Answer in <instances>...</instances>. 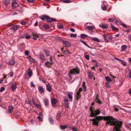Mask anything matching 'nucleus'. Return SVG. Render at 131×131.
<instances>
[{
    "mask_svg": "<svg viewBox=\"0 0 131 131\" xmlns=\"http://www.w3.org/2000/svg\"><path fill=\"white\" fill-rule=\"evenodd\" d=\"M47 84H46V89L49 92H50L51 90V86H50V83L47 82Z\"/></svg>",
    "mask_w": 131,
    "mask_h": 131,
    "instance_id": "obj_13",
    "label": "nucleus"
},
{
    "mask_svg": "<svg viewBox=\"0 0 131 131\" xmlns=\"http://www.w3.org/2000/svg\"><path fill=\"white\" fill-rule=\"evenodd\" d=\"M106 6L104 5V6H102V9L103 10H106Z\"/></svg>",
    "mask_w": 131,
    "mask_h": 131,
    "instance_id": "obj_45",
    "label": "nucleus"
},
{
    "mask_svg": "<svg viewBox=\"0 0 131 131\" xmlns=\"http://www.w3.org/2000/svg\"><path fill=\"white\" fill-rule=\"evenodd\" d=\"M28 75L29 76H30L32 75V71L30 69H29V70L27 72Z\"/></svg>",
    "mask_w": 131,
    "mask_h": 131,
    "instance_id": "obj_31",
    "label": "nucleus"
},
{
    "mask_svg": "<svg viewBox=\"0 0 131 131\" xmlns=\"http://www.w3.org/2000/svg\"><path fill=\"white\" fill-rule=\"evenodd\" d=\"M60 127L61 129H63L67 128L68 127V126L67 125H66L65 126L61 125L60 126Z\"/></svg>",
    "mask_w": 131,
    "mask_h": 131,
    "instance_id": "obj_39",
    "label": "nucleus"
},
{
    "mask_svg": "<svg viewBox=\"0 0 131 131\" xmlns=\"http://www.w3.org/2000/svg\"><path fill=\"white\" fill-rule=\"evenodd\" d=\"M103 36L104 38V39L107 42H109L108 40V35H103Z\"/></svg>",
    "mask_w": 131,
    "mask_h": 131,
    "instance_id": "obj_18",
    "label": "nucleus"
},
{
    "mask_svg": "<svg viewBox=\"0 0 131 131\" xmlns=\"http://www.w3.org/2000/svg\"><path fill=\"white\" fill-rule=\"evenodd\" d=\"M31 38V36L29 35H26L25 36V38L27 39H29Z\"/></svg>",
    "mask_w": 131,
    "mask_h": 131,
    "instance_id": "obj_59",
    "label": "nucleus"
},
{
    "mask_svg": "<svg viewBox=\"0 0 131 131\" xmlns=\"http://www.w3.org/2000/svg\"><path fill=\"white\" fill-rule=\"evenodd\" d=\"M119 124L117 126H116L114 128L113 130H116V131H121L119 130V129L121 128L122 125V122L120 121L119 122Z\"/></svg>",
    "mask_w": 131,
    "mask_h": 131,
    "instance_id": "obj_5",
    "label": "nucleus"
},
{
    "mask_svg": "<svg viewBox=\"0 0 131 131\" xmlns=\"http://www.w3.org/2000/svg\"><path fill=\"white\" fill-rule=\"evenodd\" d=\"M10 0H5L4 3L6 6L7 5L10 3Z\"/></svg>",
    "mask_w": 131,
    "mask_h": 131,
    "instance_id": "obj_38",
    "label": "nucleus"
},
{
    "mask_svg": "<svg viewBox=\"0 0 131 131\" xmlns=\"http://www.w3.org/2000/svg\"><path fill=\"white\" fill-rule=\"evenodd\" d=\"M108 38L109 39L112 40V36L110 35L108 36Z\"/></svg>",
    "mask_w": 131,
    "mask_h": 131,
    "instance_id": "obj_64",
    "label": "nucleus"
},
{
    "mask_svg": "<svg viewBox=\"0 0 131 131\" xmlns=\"http://www.w3.org/2000/svg\"><path fill=\"white\" fill-rule=\"evenodd\" d=\"M92 108V107L91 106L90 108V111L91 112L90 113V117H95L96 116L100 114V111L97 109L96 111H93Z\"/></svg>",
    "mask_w": 131,
    "mask_h": 131,
    "instance_id": "obj_3",
    "label": "nucleus"
},
{
    "mask_svg": "<svg viewBox=\"0 0 131 131\" xmlns=\"http://www.w3.org/2000/svg\"><path fill=\"white\" fill-rule=\"evenodd\" d=\"M121 62L122 63L124 66H126V62L124 60H121Z\"/></svg>",
    "mask_w": 131,
    "mask_h": 131,
    "instance_id": "obj_43",
    "label": "nucleus"
},
{
    "mask_svg": "<svg viewBox=\"0 0 131 131\" xmlns=\"http://www.w3.org/2000/svg\"><path fill=\"white\" fill-rule=\"evenodd\" d=\"M35 0H27V1L28 2L30 3H33L35 1Z\"/></svg>",
    "mask_w": 131,
    "mask_h": 131,
    "instance_id": "obj_57",
    "label": "nucleus"
},
{
    "mask_svg": "<svg viewBox=\"0 0 131 131\" xmlns=\"http://www.w3.org/2000/svg\"><path fill=\"white\" fill-rule=\"evenodd\" d=\"M85 53L84 55H85V58L87 59V60H89V57L88 55H85Z\"/></svg>",
    "mask_w": 131,
    "mask_h": 131,
    "instance_id": "obj_53",
    "label": "nucleus"
},
{
    "mask_svg": "<svg viewBox=\"0 0 131 131\" xmlns=\"http://www.w3.org/2000/svg\"><path fill=\"white\" fill-rule=\"evenodd\" d=\"M44 102L45 103V104L46 106L48 105L49 101L48 99H45Z\"/></svg>",
    "mask_w": 131,
    "mask_h": 131,
    "instance_id": "obj_36",
    "label": "nucleus"
},
{
    "mask_svg": "<svg viewBox=\"0 0 131 131\" xmlns=\"http://www.w3.org/2000/svg\"><path fill=\"white\" fill-rule=\"evenodd\" d=\"M82 86H83V88L84 89V91L85 92H86V86H85V82H83V84H82Z\"/></svg>",
    "mask_w": 131,
    "mask_h": 131,
    "instance_id": "obj_28",
    "label": "nucleus"
},
{
    "mask_svg": "<svg viewBox=\"0 0 131 131\" xmlns=\"http://www.w3.org/2000/svg\"><path fill=\"white\" fill-rule=\"evenodd\" d=\"M105 85L107 88H110V87L109 83L108 82H106L105 83Z\"/></svg>",
    "mask_w": 131,
    "mask_h": 131,
    "instance_id": "obj_47",
    "label": "nucleus"
},
{
    "mask_svg": "<svg viewBox=\"0 0 131 131\" xmlns=\"http://www.w3.org/2000/svg\"><path fill=\"white\" fill-rule=\"evenodd\" d=\"M19 26L17 25L15 26H13L10 28V29L11 30H13L14 32L18 29Z\"/></svg>",
    "mask_w": 131,
    "mask_h": 131,
    "instance_id": "obj_15",
    "label": "nucleus"
},
{
    "mask_svg": "<svg viewBox=\"0 0 131 131\" xmlns=\"http://www.w3.org/2000/svg\"><path fill=\"white\" fill-rule=\"evenodd\" d=\"M17 3V2H16V0H13V2L12 4V5L16 4Z\"/></svg>",
    "mask_w": 131,
    "mask_h": 131,
    "instance_id": "obj_58",
    "label": "nucleus"
},
{
    "mask_svg": "<svg viewBox=\"0 0 131 131\" xmlns=\"http://www.w3.org/2000/svg\"><path fill=\"white\" fill-rule=\"evenodd\" d=\"M118 107H119L118 106H114V110L116 112L118 111L119 110L118 109Z\"/></svg>",
    "mask_w": 131,
    "mask_h": 131,
    "instance_id": "obj_42",
    "label": "nucleus"
},
{
    "mask_svg": "<svg viewBox=\"0 0 131 131\" xmlns=\"http://www.w3.org/2000/svg\"><path fill=\"white\" fill-rule=\"evenodd\" d=\"M14 108L13 106L12 105L9 106H8V110L6 112V113L7 114H8L11 113L13 111Z\"/></svg>",
    "mask_w": 131,
    "mask_h": 131,
    "instance_id": "obj_9",
    "label": "nucleus"
},
{
    "mask_svg": "<svg viewBox=\"0 0 131 131\" xmlns=\"http://www.w3.org/2000/svg\"><path fill=\"white\" fill-rule=\"evenodd\" d=\"M105 78L106 80L108 82H111L112 80H111V78L108 76L105 77Z\"/></svg>",
    "mask_w": 131,
    "mask_h": 131,
    "instance_id": "obj_25",
    "label": "nucleus"
},
{
    "mask_svg": "<svg viewBox=\"0 0 131 131\" xmlns=\"http://www.w3.org/2000/svg\"><path fill=\"white\" fill-rule=\"evenodd\" d=\"M81 96V95L80 94H79L77 93L76 96L77 98V100H78L80 98Z\"/></svg>",
    "mask_w": 131,
    "mask_h": 131,
    "instance_id": "obj_29",
    "label": "nucleus"
},
{
    "mask_svg": "<svg viewBox=\"0 0 131 131\" xmlns=\"http://www.w3.org/2000/svg\"><path fill=\"white\" fill-rule=\"evenodd\" d=\"M33 36L32 39L35 40H37V38L39 37V36L37 34L33 33L32 34Z\"/></svg>",
    "mask_w": 131,
    "mask_h": 131,
    "instance_id": "obj_14",
    "label": "nucleus"
},
{
    "mask_svg": "<svg viewBox=\"0 0 131 131\" xmlns=\"http://www.w3.org/2000/svg\"><path fill=\"white\" fill-rule=\"evenodd\" d=\"M122 25L124 26V28H127V26L125 24H122Z\"/></svg>",
    "mask_w": 131,
    "mask_h": 131,
    "instance_id": "obj_60",
    "label": "nucleus"
},
{
    "mask_svg": "<svg viewBox=\"0 0 131 131\" xmlns=\"http://www.w3.org/2000/svg\"><path fill=\"white\" fill-rule=\"evenodd\" d=\"M88 36L85 34H81L80 35V37L83 39H85Z\"/></svg>",
    "mask_w": 131,
    "mask_h": 131,
    "instance_id": "obj_27",
    "label": "nucleus"
},
{
    "mask_svg": "<svg viewBox=\"0 0 131 131\" xmlns=\"http://www.w3.org/2000/svg\"><path fill=\"white\" fill-rule=\"evenodd\" d=\"M49 119L51 124L52 125L54 124V121L52 118H49Z\"/></svg>",
    "mask_w": 131,
    "mask_h": 131,
    "instance_id": "obj_30",
    "label": "nucleus"
},
{
    "mask_svg": "<svg viewBox=\"0 0 131 131\" xmlns=\"http://www.w3.org/2000/svg\"><path fill=\"white\" fill-rule=\"evenodd\" d=\"M114 121L112 120L110 125H111L114 126L115 127L116 126H117L119 124V122L118 121Z\"/></svg>",
    "mask_w": 131,
    "mask_h": 131,
    "instance_id": "obj_11",
    "label": "nucleus"
},
{
    "mask_svg": "<svg viewBox=\"0 0 131 131\" xmlns=\"http://www.w3.org/2000/svg\"><path fill=\"white\" fill-rule=\"evenodd\" d=\"M27 59L29 60L30 62H34V63L35 62V59L32 58L30 56H29L28 57Z\"/></svg>",
    "mask_w": 131,
    "mask_h": 131,
    "instance_id": "obj_19",
    "label": "nucleus"
},
{
    "mask_svg": "<svg viewBox=\"0 0 131 131\" xmlns=\"http://www.w3.org/2000/svg\"><path fill=\"white\" fill-rule=\"evenodd\" d=\"M115 21L116 22V24H118V21L116 19H112V21Z\"/></svg>",
    "mask_w": 131,
    "mask_h": 131,
    "instance_id": "obj_63",
    "label": "nucleus"
},
{
    "mask_svg": "<svg viewBox=\"0 0 131 131\" xmlns=\"http://www.w3.org/2000/svg\"><path fill=\"white\" fill-rule=\"evenodd\" d=\"M80 41L81 42H82L86 46V45H87L86 42L85 41H83V40L80 39Z\"/></svg>",
    "mask_w": 131,
    "mask_h": 131,
    "instance_id": "obj_51",
    "label": "nucleus"
},
{
    "mask_svg": "<svg viewBox=\"0 0 131 131\" xmlns=\"http://www.w3.org/2000/svg\"><path fill=\"white\" fill-rule=\"evenodd\" d=\"M103 120L106 121L105 124L106 125H107V124H110L112 122V120L113 121H115V118H113L112 116H103Z\"/></svg>",
    "mask_w": 131,
    "mask_h": 131,
    "instance_id": "obj_2",
    "label": "nucleus"
},
{
    "mask_svg": "<svg viewBox=\"0 0 131 131\" xmlns=\"http://www.w3.org/2000/svg\"><path fill=\"white\" fill-rule=\"evenodd\" d=\"M38 90L40 92V93L44 92L45 91V89L43 88L42 87L40 86L38 87Z\"/></svg>",
    "mask_w": 131,
    "mask_h": 131,
    "instance_id": "obj_17",
    "label": "nucleus"
},
{
    "mask_svg": "<svg viewBox=\"0 0 131 131\" xmlns=\"http://www.w3.org/2000/svg\"><path fill=\"white\" fill-rule=\"evenodd\" d=\"M103 118L102 116H97L92 119H91L90 120L92 121L93 125L98 126L99 121L101 119H102Z\"/></svg>",
    "mask_w": 131,
    "mask_h": 131,
    "instance_id": "obj_4",
    "label": "nucleus"
},
{
    "mask_svg": "<svg viewBox=\"0 0 131 131\" xmlns=\"http://www.w3.org/2000/svg\"><path fill=\"white\" fill-rule=\"evenodd\" d=\"M94 26H88L87 27V28L89 30H92L94 28Z\"/></svg>",
    "mask_w": 131,
    "mask_h": 131,
    "instance_id": "obj_34",
    "label": "nucleus"
},
{
    "mask_svg": "<svg viewBox=\"0 0 131 131\" xmlns=\"http://www.w3.org/2000/svg\"><path fill=\"white\" fill-rule=\"evenodd\" d=\"M53 62H49V61H48L46 63H45V65L47 67H48V68H50L51 67V66L52 65Z\"/></svg>",
    "mask_w": 131,
    "mask_h": 131,
    "instance_id": "obj_12",
    "label": "nucleus"
},
{
    "mask_svg": "<svg viewBox=\"0 0 131 131\" xmlns=\"http://www.w3.org/2000/svg\"><path fill=\"white\" fill-rule=\"evenodd\" d=\"M64 53L67 55H69L71 54V52L69 51L68 49L64 51Z\"/></svg>",
    "mask_w": 131,
    "mask_h": 131,
    "instance_id": "obj_33",
    "label": "nucleus"
},
{
    "mask_svg": "<svg viewBox=\"0 0 131 131\" xmlns=\"http://www.w3.org/2000/svg\"><path fill=\"white\" fill-rule=\"evenodd\" d=\"M46 20L47 21L49 22H51L52 21H55L56 20V19L50 18L49 16L47 15Z\"/></svg>",
    "mask_w": 131,
    "mask_h": 131,
    "instance_id": "obj_8",
    "label": "nucleus"
},
{
    "mask_svg": "<svg viewBox=\"0 0 131 131\" xmlns=\"http://www.w3.org/2000/svg\"><path fill=\"white\" fill-rule=\"evenodd\" d=\"M92 38V39H91V40H92L95 41H96L97 42H100V40H99L97 38Z\"/></svg>",
    "mask_w": 131,
    "mask_h": 131,
    "instance_id": "obj_40",
    "label": "nucleus"
},
{
    "mask_svg": "<svg viewBox=\"0 0 131 131\" xmlns=\"http://www.w3.org/2000/svg\"><path fill=\"white\" fill-rule=\"evenodd\" d=\"M20 23L23 25H25L26 24V22L24 21H21Z\"/></svg>",
    "mask_w": 131,
    "mask_h": 131,
    "instance_id": "obj_54",
    "label": "nucleus"
},
{
    "mask_svg": "<svg viewBox=\"0 0 131 131\" xmlns=\"http://www.w3.org/2000/svg\"><path fill=\"white\" fill-rule=\"evenodd\" d=\"M5 90V88L4 87H2L0 90V92H2Z\"/></svg>",
    "mask_w": 131,
    "mask_h": 131,
    "instance_id": "obj_55",
    "label": "nucleus"
},
{
    "mask_svg": "<svg viewBox=\"0 0 131 131\" xmlns=\"http://www.w3.org/2000/svg\"><path fill=\"white\" fill-rule=\"evenodd\" d=\"M16 84V82H14L12 83L11 84L10 88L13 91H14L17 88Z\"/></svg>",
    "mask_w": 131,
    "mask_h": 131,
    "instance_id": "obj_7",
    "label": "nucleus"
},
{
    "mask_svg": "<svg viewBox=\"0 0 131 131\" xmlns=\"http://www.w3.org/2000/svg\"><path fill=\"white\" fill-rule=\"evenodd\" d=\"M80 70L79 68L77 67V68H74L70 70L68 76L70 78H72V74H79Z\"/></svg>",
    "mask_w": 131,
    "mask_h": 131,
    "instance_id": "obj_1",
    "label": "nucleus"
},
{
    "mask_svg": "<svg viewBox=\"0 0 131 131\" xmlns=\"http://www.w3.org/2000/svg\"><path fill=\"white\" fill-rule=\"evenodd\" d=\"M100 26L103 29H107L108 27L107 26L105 25H100Z\"/></svg>",
    "mask_w": 131,
    "mask_h": 131,
    "instance_id": "obj_32",
    "label": "nucleus"
},
{
    "mask_svg": "<svg viewBox=\"0 0 131 131\" xmlns=\"http://www.w3.org/2000/svg\"><path fill=\"white\" fill-rule=\"evenodd\" d=\"M39 58L41 59L42 62H43L45 59V55L42 53L40 54L39 55Z\"/></svg>",
    "mask_w": 131,
    "mask_h": 131,
    "instance_id": "obj_16",
    "label": "nucleus"
},
{
    "mask_svg": "<svg viewBox=\"0 0 131 131\" xmlns=\"http://www.w3.org/2000/svg\"><path fill=\"white\" fill-rule=\"evenodd\" d=\"M88 75L89 78L90 79L92 78L93 77V75L90 73H88Z\"/></svg>",
    "mask_w": 131,
    "mask_h": 131,
    "instance_id": "obj_46",
    "label": "nucleus"
},
{
    "mask_svg": "<svg viewBox=\"0 0 131 131\" xmlns=\"http://www.w3.org/2000/svg\"><path fill=\"white\" fill-rule=\"evenodd\" d=\"M94 51L93 50L91 52V51L89 53H90L93 56H95L96 55V53H93L92 52H94Z\"/></svg>",
    "mask_w": 131,
    "mask_h": 131,
    "instance_id": "obj_52",
    "label": "nucleus"
},
{
    "mask_svg": "<svg viewBox=\"0 0 131 131\" xmlns=\"http://www.w3.org/2000/svg\"><path fill=\"white\" fill-rule=\"evenodd\" d=\"M68 96L70 100H72V94H71L70 93H68Z\"/></svg>",
    "mask_w": 131,
    "mask_h": 131,
    "instance_id": "obj_35",
    "label": "nucleus"
},
{
    "mask_svg": "<svg viewBox=\"0 0 131 131\" xmlns=\"http://www.w3.org/2000/svg\"><path fill=\"white\" fill-rule=\"evenodd\" d=\"M63 42L66 47H70L71 46V44L68 41H63Z\"/></svg>",
    "mask_w": 131,
    "mask_h": 131,
    "instance_id": "obj_10",
    "label": "nucleus"
},
{
    "mask_svg": "<svg viewBox=\"0 0 131 131\" xmlns=\"http://www.w3.org/2000/svg\"><path fill=\"white\" fill-rule=\"evenodd\" d=\"M70 0H62L63 2L65 3H70L71 1H70Z\"/></svg>",
    "mask_w": 131,
    "mask_h": 131,
    "instance_id": "obj_49",
    "label": "nucleus"
},
{
    "mask_svg": "<svg viewBox=\"0 0 131 131\" xmlns=\"http://www.w3.org/2000/svg\"><path fill=\"white\" fill-rule=\"evenodd\" d=\"M29 53V52L27 50H26L25 52V54L26 56H28V55Z\"/></svg>",
    "mask_w": 131,
    "mask_h": 131,
    "instance_id": "obj_56",
    "label": "nucleus"
},
{
    "mask_svg": "<svg viewBox=\"0 0 131 131\" xmlns=\"http://www.w3.org/2000/svg\"><path fill=\"white\" fill-rule=\"evenodd\" d=\"M35 105L38 108H41V106L38 104H36Z\"/></svg>",
    "mask_w": 131,
    "mask_h": 131,
    "instance_id": "obj_48",
    "label": "nucleus"
},
{
    "mask_svg": "<svg viewBox=\"0 0 131 131\" xmlns=\"http://www.w3.org/2000/svg\"><path fill=\"white\" fill-rule=\"evenodd\" d=\"M95 101L100 104H101L102 103L100 99H95Z\"/></svg>",
    "mask_w": 131,
    "mask_h": 131,
    "instance_id": "obj_37",
    "label": "nucleus"
},
{
    "mask_svg": "<svg viewBox=\"0 0 131 131\" xmlns=\"http://www.w3.org/2000/svg\"><path fill=\"white\" fill-rule=\"evenodd\" d=\"M15 62L14 60H12L9 61L8 63L11 66H13Z\"/></svg>",
    "mask_w": 131,
    "mask_h": 131,
    "instance_id": "obj_20",
    "label": "nucleus"
},
{
    "mask_svg": "<svg viewBox=\"0 0 131 131\" xmlns=\"http://www.w3.org/2000/svg\"><path fill=\"white\" fill-rule=\"evenodd\" d=\"M68 101L69 100L67 97H64V101L65 104L64 106L65 107L67 108H68L69 107Z\"/></svg>",
    "mask_w": 131,
    "mask_h": 131,
    "instance_id": "obj_6",
    "label": "nucleus"
},
{
    "mask_svg": "<svg viewBox=\"0 0 131 131\" xmlns=\"http://www.w3.org/2000/svg\"><path fill=\"white\" fill-rule=\"evenodd\" d=\"M127 48V47L126 46L123 45L121 47V49L122 50H121V51H125L126 50Z\"/></svg>",
    "mask_w": 131,
    "mask_h": 131,
    "instance_id": "obj_21",
    "label": "nucleus"
},
{
    "mask_svg": "<svg viewBox=\"0 0 131 131\" xmlns=\"http://www.w3.org/2000/svg\"><path fill=\"white\" fill-rule=\"evenodd\" d=\"M70 36L71 37H76L77 36V35L76 34H70Z\"/></svg>",
    "mask_w": 131,
    "mask_h": 131,
    "instance_id": "obj_41",
    "label": "nucleus"
},
{
    "mask_svg": "<svg viewBox=\"0 0 131 131\" xmlns=\"http://www.w3.org/2000/svg\"><path fill=\"white\" fill-rule=\"evenodd\" d=\"M57 100L54 98H53L51 100L52 104H55L57 103Z\"/></svg>",
    "mask_w": 131,
    "mask_h": 131,
    "instance_id": "obj_22",
    "label": "nucleus"
},
{
    "mask_svg": "<svg viewBox=\"0 0 131 131\" xmlns=\"http://www.w3.org/2000/svg\"><path fill=\"white\" fill-rule=\"evenodd\" d=\"M44 50L46 56L47 57L49 56L50 55V51L46 50L45 49H44Z\"/></svg>",
    "mask_w": 131,
    "mask_h": 131,
    "instance_id": "obj_23",
    "label": "nucleus"
},
{
    "mask_svg": "<svg viewBox=\"0 0 131 131\" xmlns=\"http://www.w3.org/2000/svg\"><path fill=\"white\" fill-rule=\"evenodd\" d=\"M129 74L128 75L129 77L131 78V70H129Z\"/></svg>",
    "mask_w": 131,
    "mask_h": 131,
    "instance_id": "obj_62",
    "label": "nucleus"
},
{
    "mask_svg": "<svg viewBox=\"0 0 131 131\" xmlns=\"http://www.w3.org/2000/svg\"><path fill=\"white\" fill-rule=\"evenodd\" d=\"M44 27L46 29H48L49 28V25L45 24V25L44 26Z\"/></svg>",
    "mask_w": 131,
    "mask_h": 131,
    "instance_id": "obj_50",
    "label": "nucleus"
},
{
    "mask_svg": "<svg viewBox=\"0 0 131 131\" xmlns=\"http://www.w3.org/2000/svg\"><path fill=\"white\" fill-rule=\"evenodd\" d=\"M47 15H43L39 17V18L42 20H44L45 19H46Z\"/></svg>",
    "mask_w": 131,
    "mask_h": 131,
    "instance_id": "obj_24",
    "label": "nucleus"
},
{
    "mask_svg": "<svg viewBox=\"0 0 131 131\" xmlns=\"http://www.w3.org/2000/svg\"><path fill=\"white\" fill-rule=\"evenodd\" d=\"M72 129L73 131H78L76 128L74 127H72Z\"/></svg>",
    "mask_w": 131,
    "mask_h": 131,
    "instance_id": "obj_61",
    "label": "nucleus"
},
{
    "mask_svg": "<svg viewBox=\"0 0 131 131\" xmlns=\"http://www.w3.org/2000/svg\"><path fill=\"white\" fill-rule=\"evenodd\" d=\"M110 26H111V27L112 28V29L114 30H116V31H117L118 29L117 28L115 27L114 25L112 24H110Z\"/></svg>",
    "mask_w": 131,
    "mask_h": 131,
    "instance_id": "obj_26",
    "label": "nucleus"
},
{
    "mask_svg": "<svg viewBox=\"0 0 131 131\" xmlns=\"http://www.w3.org/2000/svg\"><path fill=\"white\" fill-rule=\"evenodd\" d=\"M58 27L60 29L64 28L63 25L61 24H60L59 25H58Z\"/></svg>",
    "mask_w": 131,
    "mask_h": 131,
    "instance_id": "obj_44",
    "label": "nucleus"
}]
</instances>
